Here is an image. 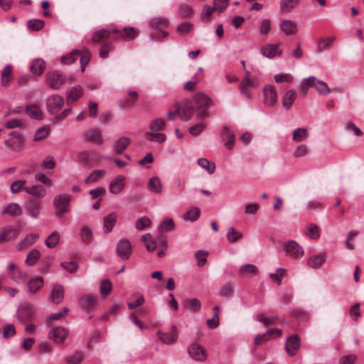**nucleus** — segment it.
Returning <instances> with one entry per match:
<instances>
[{
	"mask_svg": "<svg viewBox=\"0 0 364 364\" xmlns=\"http://www.w3.org/2000/svg\"><path fill=\"white\" fill-rule=\"evenodd\" d=\"M277 44L267 45L261 48V53L269 58H272L277 55Z\"/></svg>",
	"mask_w": 364,
	"mask_h": 364,
	"instance_id": "40",
	"label": "nucleus"
},
{
	"mask_svg": "<svg viewBox=\"0 0 364 364\" xmlns=\"http://www.w3.org/2000/svg\"><path fill=\"white\" fill-rule=\"evenodd\" d=\"M67 335V330L65 328L59 326L53 328L49 333V338L55 342L62 343L65 340Z\"/></svg>",
	"mask_w": 364,
	"mask_h": 364,
	"instance_id": "18",
	"label": "nucleus"
},
{
	"mask_svg": "<svg viewBox=\"0 0 364 364\" xmlns=\"http://www.w3.org/2000/svg\"><path fill=\"white\" fill-rule=\"evenodd\" d=\"M45 23L43 20L31 19L27 23L28 28L32 31H38L43 28Z\"/></svg>",
	"mask_w": 364,
	"mask_h": 364,
	"instance_id": "53",
	"label": "nucleus"
},
{
	"mask_svg": "<svg viewBox=\"0 0 364 364\" xmlns=\"http://www.w3.org/2000/svg\"><path fill=\"white\" fill-rule=\"evenodd\" d=\"M200 215V210L197 207L191 208L186 213H185L183 215V218L184 220H189L191 222H194L197 220Z\"/></svg>",
	"mask_w": 364,
	"mask_h": 364,
	"instance_id": "34",
	"label": "nucleus"
},
{
	"mask_svg": "<svg viewBox=\"0 0 364 364\" xmlns=\"http://www.w3.org/2000/svg\"><path fill=\"white\" fill-rule=\"evenodd\" d=\"M199 166L202 168H204L208 171L209 174H212L215 171V164H211L207 159L200 158L198 159L197 161Z\"/></svg>",
	"mask_w": 364,
	"mask_h": 364,
	"instance_id": "43",
	"label": "nucleus"
},
{
	"mask_svg": "<svg viewBox=\"0 0 364 364\" xmlns=\"http://www.w3.org/2000/svg\"><path fill=\"white\" fill-rule=\"evenodd\" d=\"M21 207L16 203H11L5 206L2 210L3 214H7L10 216H17L21 214Z\"/></svg>",
	"mask_w": 364,
	"mask_h": 364,
	"instance_id": "31",
	"label": "nucleus"
},
{
	"mask_svg": "<svg viewBox=\"0 0 364 364\" xmlns=\"http://www.w3.org/2000/svg\"><path fill=\"white\" fill-rule=\"evenodd\" d=\"M80 51L77 50H73L70 53L67 55H64L61 58V62L63 64L69 65L73 63H75L77 59L79 58Z\"/></svg>",
	"mask_w": 364,
	"mask_h": 364,
	"instance_id": "51",
	"label": "nucleus"
},
{
	"mask_svg": "<svg viewBox=\"0 0 364 364\" xmlns=\"http://www.w3.org/2000/svg\"><path fill=\"white\" fill-rule=\"evenodd\" d=\"M40 256V251L36 249H33L28 253L26 259H25L24 262L28 265H33L38 261Z\"/></svg>",
	"mask_w": 364,
	"mask_h": 364,
	"instance_id": "42",
	"label": "nucleus"
},
{
	"mask_svg": "<svg viewBox=\"0 0 364 364\" xmlns=\"http://www.w3.org/2000/svg\"><path fill=\"white\" fill-rule=\"evenodd\" d=\"M221 137L224 141V146L228 149H232L235 143V136L234 133L230 130L228 127L224 126L221 131Z\"/></svg>",
	"mask_w": 364,
	"mask_h": 364,
	"instance_id": "13",
	"label": "nucleus"
},
{
	"mask_svg": "<svg viewBox=\"0 0 364 364\" xmlns=\"http://www.w3.org/2000/svg\"><path fill=\"white\" fill-rule=\"evenodd\" d=\"M85 140L97 144H102L104 136L102 132L98 129H92L85 133Z\"/></svg>",
	"mask_w": 364,
	"mask_h": 364,
	"instance_id": "14",
	"label": "nucleus"
},
{
	"mask_svg": "<svg viewBox=\"0 0 364 364\" xmlns=\"http://www.w3.org/2000/svg\"><path fill=\"white\" fill-rule=\"evenodd\" d=\"M242 237V234L237 231L233 228H230L228 230L227 238L230 242H235L240 240Z\"/></svg>",
	"mask_w": 364,
	"mask_h": 364,
	"instance_id": "58",
	"label": "nucleus"
},
{
	"mask_svg": "<svg viewBox=\"0 0 364 364\" xmlns=\"http://www.w3.org/2000/svg\"><path fill=\"white\" fill-rule=\"evenodd\" d=\"M326 257L327 255L326 252L314 255L309 258L307 262L308 265L313 269H318L326 261Z\"/></svg>",
	"mask_w": 364,
	"mask_h": 364,
	"instance_id": "21",
	"label": "nucleus"
},
{
	"mask_svg": "<svg viewBox=\"0 0 364 364\" xmlns=\"http://www.w3.org/2000/svg\"><path fill=\"white\" fill-rule=\"evenodd\" d=\"M239 273L242 274H257L258 273V269L256 265L252 264H245L242 265L239 269Z\"/></svg>",
	"mask_w": 364,
	"mask_h": 364,
	"instance_id": "55",
	"label": "nucleus"
},
{
	"mask_svg": "<svg viewBox=\"0 0 364 364\" xmlns=\"http://www.w3.org/2000/svg\"><path fill=\"white\" fill-rule=\"evenodd\" d=\"M305 235L312 240H317L320 237V231L318 225L311 224L305 230Z\"/></svg>",
	"mask_w": 364,
	"mask_h": 364,
	"instance_id": "49",
	"label": "nucleus"
},
{
	"mask_svg": "<svg viewBox=\"0 0 364 364\" xmlns=\"http://www.w3.org/2000/svg\"><path fill=\"white\" fill-rule=\"evenodd\" d=\"M314 87L321 95H327L331 92V89L327 85V83L318 80L316 77H315V82Z\"/></svg>",
	"mask_w": 364,
	"mask_h": 364,
	"instance_id": "33",
	"label": "nucleus"
},
{
	"mask_svg": "<svg viewBox=\"0 0 364 364\" xmlns=\"http://www.w3.org/2000/svg\"><path fill=\"white\" fill-rule=\"evenodd\" d=\"M13 80V67L6 65L1 74V82L4 87H8Z\"/></svg>",
	"mask_w": 364,
	"mask_h": 364,
	"instance_id": "26",
	"label": "nucleus"
},
{
	"mask_svg": "<svg viewBox=\"0 0 364 364\" xmlns=\"http://www.w3.org/2000/svg\"><path fill=\"white\" fill-rule=\"evenodd\" d=\"M188 351L190 356L195 360L204 361L206 359L207 355L205 350L200 344L192 343L188 348Z\"/></svg>",
	"mask_w": 364,
	"mask_h": 364,
	"instance_id": "8",
	"label": "nucleus"
},
{
	"mask_svg": "<svg viewBox=\"0 0 364 364\" xmlns=\"http://www.w3.org/2000/svg\"><path fill=\"white\" fill-rule=\"evenodd\" d=\"M147 188L150 192L153 193H161L163 187L160 178L158 176H153L150 178L147 183Z\"/></svg>",
	"mask_w": 364,
	"mask_h": 364,
	"instance_id": "22",
	"label": "nucleus"
},
{
	"mask_svg": "<svg viewBox=\"0 0 364 364\" xmlns=\"http://www.w3.org/2000/svg\"><path fill=\"white\" fill-rule=\"evenodd\" d=\"M264 104L268 107H273L277 101L276 87L272 85H267L263 88Z\"/></svg>",
	"mask_w": 364,
	"mask_h": 364,
	"instance_id": "5",
	"label": "nucleus"
},
{
	"mask_svg": "<svg viewBox=\"0 0 364 364\" xmlns=\"http://www.w3.org/2000/svg\"><path fill=\"white\" fill-rule=\"evenodd\" d=\"M46 67V62L41 58H37L32 61L29 70L35 77H39L44 72Z\"/></svg>",
	"mask_w": 364,
	"mask_h": 364,
	"instance_id": "16",
	"label": "nucleus"
},
{
	"mask_svg": "<svg viewBox=\"0 0 364 364\" xmlns=\"http://www.w3.org/2000/svg\"><path fill=\"white\" fill-rule=\"evenodd\" d=\"M4 144L13 151H20L23 145L22 133L17 131L11 132L9 139L6 140Z\"/></svg>",
	"mask_w": 364,
	"mask_h": 364,
	"instance_id": "4",
	"label": "nucleus"
},
{
	"mask_svg": "<svg viewBox=\"0 0 364 364\" xmlns=\"http://www.w3.org/2000/svg\"><path fill=\"white\" fill-rule=\"evenodd\" d=\"M109 35V31H107L106 29L99 30L93 34L92 38L90 40V41L93 42V43H99L102 40L108 38Z\"/></svg>",
	"mask_w": 364,
	"mask_h": 364,
	"instance_id": "59",
	"label": "nucleus"
},
{
	"mask_svg": "<svg viewBox=\"0 0 364 364\" xmlns=\"http://www.w3.org/2000/svg\"><path fill=\"white\" fill-rule=\"evenodd\" d=\"M24 191L38 200L46 196V191L42 185H33L31 187H24Z\"/></svg>",
	"mask_w": 364,
	"mask_h": 364,
	"instance_id": "17",
	"label": "nucleus"
},
{
	"mask_svg": "<svg viewBox=\"0 0 364 364\" xmlns=\"http://www.w3.org/2000/svg\"><path fill=\"white\" fill-rule=\"evenodd\" d=\"M335 41L334 36H331L325 39H321L317 46V50L318 53L322 52L324 50L328 49L331 44Z\"/></svg>",
	"mask_w": 364,
	"mask_h": 364,
	"instance_id": "54",
	"label": "nucleus"
},
{
	"mask_svg": "<svg viewBox=\"0 0 364 364\" xmlns=\"http://www.w3.org/2000/svg\"><path fill=\"white\" fill-rule=\"evenodd\" d=\"M288 256L299 258L304 255L303 248L294 240H290L284 245Z\"/></svg>",
	"mask_w": 364,
	"mask_h": 364,
	"instance_id": "10",
	"label": "nucleus"
},
{
	"mask_svg": "<svg viewBox=\"0 0 364 364\" xmlns=\"http://www.w3.org/2000/svg\"><path fill=\"white\" fill-rule=\"evenodd\" d=\"M309 137V132L304 128H297L293 132L292 139L296 141H301Z\"/></svg>",
	"mask_w": 364,
	"mask_h": 364,
	"instance_id": "39",
	"label": "nucleus"
},
{
	"mask_svg": "<svg viewBox=\"0 0 364 364\" xmlns=\"http://www.w3.org/2000/svg\"><path fill=\"white\" fill-rule=\"evenodd\" d=\"M315 82V77L310 76L306 79H304L301 81L300 84V90L304 93L306 94L310 87H314Z\"/></svg>",
	"mask_w": 364,
	"mask_h": 364,
	"instance_id": "52",
	"label": "nucleus"
},
{
	"mask_svg": "<svg viewBox=\"0 0 364 364\" xmlns=\"http://www.w3.org/2000/svg\"><path fill=\"white\" fill-rule=\"evenodd\" d=\"M46 82L52 89H58L66 82V77L59 71H52L46 74Z\"/></svg>",
	"mask_w": 364,
	"mask_h": 364,
	"instance_id": "3",
	"label": "nucleus"
},
{
	"mask_svg": "<svg viewBox=\"0 0 364 364\" xmlns=\"http://www.w3.org/2000/svg\"><path fill=\"white\" fill-rule=\"evenodd\" d=\"M60 240V234L57 231L53 232L45 240L46 245L49 248L55 247Z\"/></svg>",
	"mask_w": 364,
	"mask_h": 364,
	"instance_id": "46",
	"label": "nucleus"
},
{
	"mask_svg": "<svg viewBox=\"0 0 364 364\" xmlns=\"http://www.w3.org/2000/svg\"><path fill=\"white\" fill-rule=\"evenodd\" d=\"M156 334L159 338L166 345H171L174 343L178 336V331L176 326L173 325L171 326V331L168 333H162L161 331H158Z\"/></svg>",
	"mask_w": 364,
	"mask_h": 364,
	"instance_id": "11",
	"label": "nucleus"
},
{
	"mask_svg": "<svg viewBox=\"0 0 364 364\" xmlns=\"http://www.w3.org/2000/svg\"><path fill=\"white\" fill-rule=\"evenodd\" d=\"M131 139L127 136L119 138L113 144V149L117 154H121L129 145Z\"/></svg>",
	"mask_w": 364,
	"mask_h": 364,
	"instance_id": "23",
	"label": "nucleus"
},
{
	"mask_svg": "<svg viewBox=\"0 0 364 364\" xmlns=\"http://www.w3.org/2000/svg\"><path fill=\"white\" fill-rule=\"evenodd\" d=\"M117 214L114 212L104 218V229L106 232H110L117 223Z\"/></svg>",
	"mask_w": 364,
	"mask_h": 364,
	"instance_id": "30",
	"label": "nucleus"
},
{
	"mask_svg": "<svg viewBox=\"0 0 364 364\" xmlns=\"http://www.w3.org/2000/svg\"><path fill=\"white\" fill-rule=\"evenodd\" d=\"M83 89L81 85H75L74 86L69 92L67 93V102L70 104L71 102H75L80 97L82 96Z\"/></svg>",
	"mask_w": 364,
	"mask_h": 364,
	"instance_id": "27",
	"label": "nucleus"
},
{
	"mask_svg": "<svg viewBox=\"0 0 364 364\" xmlns=\"http://www.w3.org/2000/svg\"><path fill=\"white\" fill-rule=\"evenodd\" d=\"M234 292V285L231 283H226L222 285L220 289V295L224 297H230Z\"/></svg>",
	"mask_w": 364,
	"mask_h": 364,
	"instance_id": "57",
	"label": "nucleus"
},
{
	"mask_svg": "<svg viewBox=\"0 0 364 364\" xmlns=\"http://www.w3.org/2000/svg\"><path fill=\"white\" fill-rule=\"evenodd\" d=\"M26 112L31 119L40 120L43 118L41 109L36 105H27L26 106Z\"/></svg>",
	"mask_w": 364,
	"mask_h": 364,
	"instance_id": "28",
	"label": "nucleus"
},
{
	"mask_svg": "<svg viewBox=\"0 0 364 364\" xmlns=\"http://www.w3.org/2000/svg\"><path fill=\"white\" fill-rule=\"evenodd\" d=\"M299 3V0H281L280 9L282 12H289L295 8Z\"/></svg>",
	"mask_w": 364,
	"mask_h": 364,
	"instance_id": "41",
	"label": "nucleus"
},
{
	"mask_svg": "<svg viewBox=\"0 0 364 364\" xmlns=\"http://www.w3.org/2000/svg\"><path fill=\"white\" fill-rule=\"evenodd\" d=\"M196 111L199 117L208 116V107L213 105L211 98L205 93H197L194 96Z\"/></svg>",
	"mask_w": 364,
	"mask_h": 364,
	"instance_id": "2",
	"label": "nucleus"
},
{
	"mask_svg": "<svg viewBox=\"0 0 364 364\" xmlns=\"http://www.w3.org/2000/svg\"><path fill=\"white\" fill-rule=\"evenodd\" d=\"M193 28V25L190 22H183L179 24L177 27V32L180 35H186L191 32Z\"/></svg>",
	"mask_w": 364,
	"mask_h": 364,
	"instance_id": "64",
	"label": "nucleus"
},
{
	"mask_svg": "<svg viewBox=\"0 0 364 364\" xmlns=\"http://www.w3.org/2000/svg\"><path fill=\"white\" fill-rule=\"evenodd\" d=\"M297 96L296 91L294 89H289L284 90L282 97V104L284 109H289Z\"/></svg>",
	"mask_w": 364,
	"mask_h": 364,
	"instance_id": "12",
	"label": "nucleus"
},
{
	"mask_svg": "<svg viewBox=\"0 0 364 364\" xmlns=\"http://www.w3.org/2000/svg\"><path fill=\"white\" fill-rule=\"evenodd\" d=\"M175 228V224L171 218L164 219L161 223L158 226V230L159 232H166Z\"/></svg>",
	"mask_w": 364,
	"mask_h": 364,
	"instance_id": "44",
	"label": "nucleus"
},
{
	"mask_svg": "<svg viewBox=\"0 0 364 364\" xmlns=\"http://www.w3.org/2000/svg\"><path fill=\"white\" fill-rule=\"evenodd\" d=\"M183 307L186 309H191L194 312H197L200 310L201 304L198 299H191L184 301Z\"/></svg>",
	"mask_w": 364,
	"mask_h": 364,
	"instance_id": "47",
	"label": "nucleus"
},
{
	"mask_svg": "<svg viewBox=\"0 0 364 364\" xmlns=\"http://www.w3.org/2000/svg\"><path fill=\"white\" fill-rule=\"evenodd\" d=\"M200 118L201 119V122H198V124H196L189 128V132L193 136H198L203 131V129L205 127V125L203 123L204 117H200Z\"/></svg>",
	"mask_w": 364,
	"mask_h": 364,
	"instance_id": "62",
	"label": "nucleus"
},
{
	"mask_svg": "<svg viewBox=\"0 0 364 364\" xmlns=\"http://www.w3.org/2000/svg\"><path fill=\"white\" fill-rule=\"evenodd\" d=\"M194 112V108L191 102H187L183 107L179 108L178 114L185 121L190 119Z\"/></svg>",
	"mask_w": 364,
	"mask_h": 364,
	"instance_id": "29",
	"label": "nucleus"
},
{
	"mask_svg": "<svg viewBox=\"0 0 364 364\" xmlns=\"http://www.w3.org/2000/svg\"><path fill=\"white\" fill-rule=\"evenodd\" d=\"M50 133V127L43 126L40 127L35 133L33 136L34 141H39L46 138Z\"/></svg>",
	"mask_w": 364,
	"mask_h": 364,
	"instance_id": "60",
	"label": "nucleus"
},
{
	"mask_svg": "<svg viewBox=\"0 0 364 364\" xmlns=\"http://www.w3.org/2000/svg\"><path fill=\"white\" fill-rule=\"evenodd\" d=\"M168 25V20L164 17L154 18L150 21V26L157 29L167 27Z\"/></svg>",
	"mask_w": 364,
	"mask_h": 364,
	"instance_id": "48",
	"label": "nucleus"
},
{
	"mask_svg": "<svg viewBox=\"0 0 364 364\" xmlns=\"http://www.w3.org/2000/svg\"><path fill=\"white\" fill-rule=\"evenodd\" d=\"M301 346V341L298 335L289 336L285 342V350L289 356H294Z\"/></svg>",
	"mask_w": 364,
	"mask_h": 364,
	"instance_id": "7",
	"label": "nucleus"
},
{
	"mask_svg": "<svg viewBox=\"0 0 364 364\" xmlns=\"http://www.w3.org/2000/svg\"><path fill=\"white\" fill-rule=\"evenodd\" d=\"M141 240L144 242L145 247L149 252H153L156 247V242L152 239L149 233H146L141 237Z\"/></svg>",
	"mask_w": 364,
	"mask_h": 364,
	"instance_id": "45",
	"label": "nucleus"
},
{
	"mask_svg": "<svg viewBox=\"0 0 364 364\" xmlns=\"http://www.w3.org/2000/svg\"><path fill=\"white\" fill-rule=\"evenodd\" d=\"M64 298V288L60 284H56L53 287L50 294V299L54 304H60Z\"/></svg>",
	"mask_w": 364,
	"mask_h": 364,
	"instance_id": "20",
	"label": "nucleus"
},
{
	"mask_svg": "<svg viewBox=\"0 0 364 364\" xmlns=\"http://www.w3.org/2000/svg\"><path fill=\"white\" fill-rule=\"evenodd\" d=\"M70 198L68 196L64 194L57 195L53 199V205L58 207H69Z\"/></svg>",
	"mask_w": 364,
	"mask_h": 364,
	"instance_id": "35",
	"label": "nucleus"
},
{
	"mask_svg": "<svg viewBox=\"0 0 364 364\" xmlns=\"http://www.w3.org/2000/svg\"><path fill=\"white\" fill-rule=\"evenodd\" d=\"M90 52L88 49H83L80 52L79 58L81 63V70L83 72L85 69V66L88 64L90 60Z\"/></svg>",
	"mask_w": 364,
	"mask_h": 364,
	"instance_id": "50",
	"label": "nucleus"
},
{
	"mask_svg": "<svg viewBox=\"0 0 364 364\" xmlns=\"http://www.w3.org/2000/svg\"><path fill=\"white\" fill-rule=\"evenodd\" d=\"M128 97H129L131 99L129 100L127 98L122 102V106L124 108H127L134 105V102L138 100L139 94L136 91H130L128 93Z\"/></svg>",
	"mask_w": 364,
	"mask_h": 364,
	"instance_id": "56",
	"label": "nucleus"
},
{
	"mask_svg": "<svg viewBox=\"0 0 364 364\" xmlns=\"http://www.w3.org/2000/svg\"><path fill=\"white\" fill-rule=\"evenodd\" d=\"M165 127V122L162 119H155L149 125L150 132L146 134V138L150 141H157L163 143L166 139L164 133L160 132Z\"/></svg>",
	"mask_w": 364,
	"mask_h": 364,
	"instance_id": "1",
	"label": "nucleus"
},
{
	"mask_svg": "<svg viewBox=\"0 0 364 364\" xmlns=\"http://www.w3.org/2000/svg\"><path fill=\"white\" fill-rule=\"evenodd\" d=\"M77 161L85 165H90L92 161V153L87 151L78 152L77 154Z\"/></svg>",
	"mask_w": 364,
	"mask_h": 364,
	"instance_id": "38",
	"label": "nucleus"
},
{
	"mask_svg": "<svg viewBox=\"0 0 364 364\" xmlns=\"http://www.w3.org/2000/svg\"><path fill=\"white\" fill-rule=\"evenodd\" d=\"M43 286V279L40 276H36L28 282V292L33 295Z\"/></svg>",
	"mask_w": 364,
	"mask_h": 364,
	"instance_id": "24",
	"label": "nucleus"
},
{
	"mask_svg": "<svg viewBox=\"0 0 364 364\" xmlns=\"http://www.w3.org/2000/svg\"><path fill=\"white\" fill-rule=\"evenodd\" d=\"M125 177L122 175H118L109 184V191L113 194L119 193L124 187Z\"/></svg>",
	"mask_w": 364,
	"mask_h": 364,
	"instance_id": "19",
	"label": "nucleus"
},
{
	"mask_svg": "<svg viewBox=\"0 0 364 364\" xmlns=\"http://www.w3.org/2000/svg\"><path fill=\"white\" fill-rule=\"evenodd\" d=\"M26 210L32 218H36L39 213L40 202L36 199H27Z\"/></svg>",
	"mask_w": 364,
	"mask_h": 364,
	"instance_id": "25",
	"label": "nucleus"
},
{
	"mask_svg": "<svg viewBox=\"0 0 364 364\" xmlns=\"http://www.w3.org/2000/svg\"><path fill=\"white\" fill-rule=\"evenodd\" d=\"M193 14V8L186 4H181L178 11V14L181 18L191 17Z\"/></svg>",
	"mask_w": 364,
	"mask_h": 364,
	"instance_id": "63",
	"label": "nucleus"
},
{
	"mask_svg": "<svg viewBox=\"0 0 364 364\" xmlns=\"http://www.w3.org/2000/svg\"><path fill=\"white\" fill-rule=\"evenodd\" d=\"M285 272L286 269L282 267H279L277 269V272L275 273H271L269 274V277L272 279V281H274L277 282L278 285L281 284L282 279L285 276Z\"/></svg>",
	"mask_w": 364,
	"mask_h": 364,
	"instance_id": "61",
	"label": "nucleus"
},
{
	"mask_svg": "<svg viewBox=\"0 0 364 364\" xmlns=\"http://www.w3.org/2000/svg\"><path fill=\"white\" fill-rule=\"evenodd\" d=\"M117 255L122 259H128L132 254V245L129 240L124 238L117 244Z\"/></svg>",
	"mask_w": 364,
	"mask_h": 364,
	"instance_id": "6",
	"label": "nucleus"
},
{
	"mask_svg": "<svg viewBox=\"0 0 364 364\" xmlns=\"http://www.w3.org/2000/svg\"><path fill=\"white\" fill-rule=\"evenodd\" d=\"M18 233L15 228H7L0 232V243L15 238Z\"/></svg>",
	"mask_w": 364,
	"mask_h": 364,
	"instance_id": "32",
	"label": "nucleus"
},
{
	"mask_svg": "<svg viewBox=\"0 0 364 364\" xmlns=\"http://www.w3.org/2000/svg\"><path fill=\"white\" fill-rule=\"evenodd\" d=\"M279 28L286 36H293L298 31L297 24L291 20L282 21Z\"/></svg>",
	"mask_w": 364,
	"mask_h": 364,
	"instance_id": "15",
	"label": "nucleus"
},
{
	"mask_svg": "<svg viewBox=\"0 0 364 364\" xmlns=\"http://www.w3.org/2000/svg\"><path fill=\"white\" fill-rule=\"evenodd\" d=\"M106 174L105 170H94L92 171L88 177L85 179V184H90L97 181L100 178H103Z\"/></svg>",
	"mask_w": 364,
	"mask_h": 364,
	"instance_id": "37",
	"label": "nucleus"
},
{
	"mask_svg": "<svg viewBox=\"0 0 364 364\" xmlns=\"http://www.w3.org/2000/svg\"><path fill=\"white\" fill-rule=\"evenodd\" d=\"M80 237L82 242L90 243L93 240L92 230L87 226H83L80 230Z\"/></svg>",
	"mask_w": 364,
	"mask_h": 364,
	"instance_id": "36",
	"label": "nucleus"
},
{
	"mask_svg": "<svg viewBox=\"0 0 364 364\" xmlns=\"http://www.w3.org/2000/svg\"><path fill=\"white\" fill-rule=\"evenodd\" d=\"M63 103L64 100L60 96L58 95H51L47 99L48 111L54 114L63 107Z\"/></svg>",
	"mask_w": 364,
	"mask_h": 364,
	"instance_id": "9",
	"label": "nucleus"
}]
</instances>
